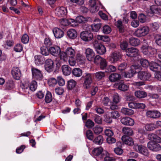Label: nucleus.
Listing matches in <instances>:
<instances>
[{
	"label": "nucleus",
	"instance_id": "f257e3e1",
	"mask_svg": "<svg viewBox=\"0 0 161 161\" xmlns=\"http://www.w3.org/2000/svg\"><path fill=\"white\" fill-rule=\"evenodd\" d=\"M81 78L84 80L83 86L85 88L88 89L90 88L92 82V74L86 73L83 75Z\"/></svg>",
	"mask_w": 161,
	"mask_h": 161
},
{
	"label": "nucleus",
	"instance_id": "f03ea898",
	"mask_svg": "<svg viewBox=\"0 0 161 161\" xmlns=\"http://www.w3.org/2000/svg\"><path fill=\"white\" fill-rule=\"evenodd\" d=\"M133 149L137 152L140 153L145 156H147L149 155V152L147 147L143 145L135 144Z\"/></svg>",
	"mask_w": 161,
	"mask_h": 161
},
{
	"label": "nucleus",
	"instance_id": "7ed1b4c3",
	"mask_svg": "<svg viewBox=\"0 0 161 161\" xmlns=\"http://www.w3.org/2000/svg\"><path fill=\"white\" fill-rule=\"evenodd\" d=\"M122 56L121 53L116 51L112 53L108 59L111 63H115L119 61Z\"/></svg>",
	"mask_w": 161,
	"mask_h": 161
},
{
	"label": "nucleus",
	"instance_id": "20e7f679",
	"mask_svg": "<svg viewBox=\"0 0 161 161\" xmlns=\"http://www.w3.org/2000/svg\"><path fill=\"white\" fill-rule=\"evenodd\" d=\"M98 41H94L93 42L94 48L96 49L97 53L100 55H103L106 52V49L105 46L100 43Z\"/></svg>",
	"mask_w": 161,
	"mask_h": 161
},
{
	"label": "nucleus",
	"instance_id": "39448f33",
	"mask_svg": "<svg viewBox=\"0 0 161 161\" xmlns=\"http://www.w3.org/2000/svg\"><path fill=\"white\" fill-rule=\"evenodd\" d=\"M60 24L63 26H66L70 25L72 27L77 26V24L75 22L74 19H62L60 20Z\"/></svg>",
	"mask_w": 161,
	"mask_h": 161
},
{
	"label": "nucleus",
	"instance_id": "423d86ee",
	"mask_svg": "<svg viewBox=\"0 0 161 161\" xmlns=\"http://www.w3.org/2000/svg\"><path fill=\"white\" fill-rule=\"evenodd\" d=\"M151 76V74L147 71H142L138 72V78L141 80L143 81L149 80Z\"/></svg>",
	"mask_w": 161,
	"mask_h": 161
},
{
	"label": "nucleus",
	"instance_id": "0eeeda50",
	"mask_svg": "<svg viewBox=\"0 0 161 161\" xmlns=\"http://www.w3.org/2000/svg\"><path fill=\"white\" fill-rule=\"evenodd\" d=\"M141 50L144 55L147 56L153 55L154 53V49L149 47L148 44L143 45L141 47Z\"/></svg>",
	"mask_w": 161,
	"mask_h": 161
},
{
	"label": "nucleus",
	"instance_id": "6e6552de",
	"mask_svg": "<svg viewBox=\"0 0 161 161\" xmlns=\"http://www.w3.org/2000/svg\"><path fill=\"white\" fill-rule=\"evenodd\" d=\"M125 52L126 55L130 57H135L139 55L138 50L133 47L127 48Z\"/></svg>",
	"mask_w": 161,
	"mask_h": 161
},
{
	"label": "nucleus",
	"instance_id": "1a4fd4ad",
	"mask_svg": "<svg viewBox=\"0 0 161 161\" xmlns=\"http://www.w3.org/2000/svg\"><path fill=\"white\" fill-rule=\"evenodd\" d=\"M80 36L82 40H92L93 37L92 33L87 31L82 32Z\"/></svg>",
	"mask_w": 161,
	"mask_h": 161
},
{
	"label": "nucleus",
	"instance_id": "9d476101",
	"mask_svg": "<svg viewBox=\"0 0 161 161\" xmlns=\"http://www.w3.org/2000/svg\"><path fill=\"white\" fill-rule=\"evenodd\" d=\"M31 71L33 77L37 80H41L43 77L42 71L35 68H32Z\"/></svg>",
	"mask_w": 161,
	"mask_h": 161
},
{
	"label": "nucleus",
	"instance_id": "9b49d317",
	"mask_svg": "<svg viewBox=\"0 0 161 161\" xmlns=\"http://www.w3.org/2000/svg\"><path fill=\"white\" fill-rule=\"evenodd\" d=\"M158 143L154 142H150L147 144L148 148L151 150L158 151L161 149L160 146Z\"/></svg>",
	"mask_w": 161,
	"mask_h": 161
},
{
	"label": "nucleus",
	"instance_id": "f8f14e48",
	"mask_svg": "<svg viewBox=\"0 0 161 161\" xmlns=\"http://www.w3.org/2000/svg\"><path fill=\"white\" fill-rule=\"evenodd\" d=\"M146 115L148 117L156 119L160 117L161 114L157 110H149L146 113Z\"/></svg>",
	"mask_w": 161,
	"mask_h": 161
},
{
	"label": "nucleus",
	"instance_id": "ddd939ff",
	"mask_svg": "<svg viewBox=\"0 0 161 161\" xmlns=\"http://www.w3.org/2000/svg\"><path fill=\"white\" fill-rule=\"evenodd\" d=\"M149 28L147 26H143L142 28L138 29L135 34L138 37L145 36L148 32Z\"/></svg>",
	"mask_w": 161,
	"mask_h": 161
},
{
	"label": "nucleus",
	"instance_id": "4468645a",
	"mask_svg": "<svg viewBox=\"0 0 161 161\" xmlns=\"http://www.w3.org/2000/svg\"><path fill=\"white\" fill-rule=\"evenodd\" d=\"M53 62L50 59H47L45 61V68L48 72H51L53 70Z\"/></svg>",
	"mask_w": 161,
	"mask_h": 161
},
{
	"label": "nucleus",
	"instance_id": "2eb2a0df",
	"mask_svg": "<svg viewBox=\"0 0 161 161\" xmlns=\"http://www.w3.org/2000/svg\"><path fill=\"white\" fill-rule=\"evenodd\" d=\"M120 122L124 125L132 126L134 124L133 119L129 117H124L121 119Z\"/></svg>",
	"mask_w": 161,
	"mask_h": 161
},
{
	"label": "nucleus",
	"instance_id": "dca6fc26",
	"mask_svg": "<svg viewBox=\"0 0 161 161\" xmlns=\"http://www.w3.org/2000/svg\"><path fill=\"white\" fill-rule=\"evenodd\" d=\"M94 22L95 23L91 26H90L89 27L92 28L93 31L97 32L100 29L101 26V24L100 22V19H95Z\"/></svg>",
	"mask_w": 161,
	"mask_h": 161
},
{
	"label": "nucleus",
	"instance_id": "f3484780",
	"mask_svg": "<svg viewBox=\"0 0 161 161\" xmlns=\"http://www.w3.org/2000/svg\"><path fill=\"white\" fill-rule=\"evenodd\" d=\"M11 74L14 78L19 80L21 76V73L20 69L18 67H14L11 71Z\"/></svg>",
	"mask_w": 161,
	"mask_h": 161
},
{
	"label": "nucleus",
	"instance_id": "a211bd4d",
	"mask_svg": "<svg viewBox=\"0 0 161 161\" xmlns=\"http://www.w3.org/2000/svg\"><path fill=\"white\" fill-rule=\"evenodd\" d=\"M66 13L67 10L63 7H58L55 11L56 14L59 17L63 16L66 14Z\"/></svg>",
	"mask_w": 161,
	"mask_h": 161
},
{
	"label": "nucleus",
	"instance_id": "6ab92c4d",
	"mask_svg": "<svg viewBox=\"0 0 161 161\" xmlns=\"http://www.w3.org/2000/svg\"><path fill=\"white\" fill-rule=\"evenodd\" d=\"M86 57L87 60L89 61L93 60L95 54L92 49L87 48L86 50Z\"/></svg>",
	"mask_w": 161,
	"mask_h": 161
},
{
	"label": "nucleus",
	"instance_id": "aec40b11",
	"mask_svg": "<svg viewBox=\"0 0 161 161\" xmlns=\"http://www.w3.org/2000/svg\"><path fill=\"white\" fill-rule=\"evenodd\" d=\"M50 53L53 55L57 56L58 55L60 52V48L58 46L52 47L49 48Z\"/></svg>",
	"mask_w": 161,
	"mask_h": 161
},
{
	"label": "nucleus",
	"instance_id": "412c9836",
	"mask_svg": "<svg viewBox=\"0 0 161 161\" xmlns=\"http://www.w3.org/2000/svg\"><path fill=\"white\" fill-rule=\"evenodd\" d=\"M122 140L123 142L125 144L129 146H132L134 144V142L132 138L126 135H124L122 136Z\"/></svg>",
	"mask_w": 161,
	"mask_h": 161
},
{
	"label": "nucleus",
	"instance_id": "4be33fe9",
	"mask_svg": "<svg viewBox=\"0 0 161 161\" xmlns=\"http://www.w3.org/2000/svg\"><path fill=\"white\" fill-rule=\"evenodd\" d=\"M53 32L55 38L58 39L64 36V32L58 28H55L53 30Z\"/></svg>",
	"mask_w": 161,
	"mask_h": 161
},
{
	"label": "nucleus",
	"instance_id": "5701e85b",
	"mask_svg": "<svg viewBox=\"0 0 161 161\" xmlns=\"http://www.w3.org/2000/svg\"><path fill=\"white\" fill-rule=\"evenodd\" d=\"M118 89L124 92L126 91L129 88V86L125 84L123 81H121L117 84Z\"/></svg>",
	"mask_w": 161,
	"mask_h": 161
},
{
	"label": "nucleus",
	"instance_id": "b1692460",
	"mask_svg": "<svg viewBox=\"0 0 161 161\" xmlns=\"http://www.w3.org/2000/svg\"><path fill=\"white\" fill-rule=\"evenodd\" d=\"M150 69L152 71L157 72L160 68V66L156 62H151L149 64Z\"/></svg>",
	"mask_w": 161,
	"mask_h": 161
},
{
	"label": "nucleus",
	"instance_id": "393cba45",
	"mask_svg": "<svg viewBox=\"0 0 161 161\" xmlns=\"http://www.w3.org/2000/svg\"><path fill=\"white\" fill-rule=\"evenodd\" d=\"M62 70L64 75L67 76L69 75L71 72V69L68 65H64L62 67Z\"/></svg>",
	"mask_w": 161,
	"mask_h": 161
},
{
	"label": "nucleus",
	"instance_id": "a878e982",
	"mask_svg": "<svg viewBox=\"0 0 161 161\" xmlns=\"http://www.w3.org/2000/svg\"><path fill=\"white\" fill-rule=\"evenodd\" d=\"M67 35L70 39H74L77 36V32L75 29H70L68 31Z\"/></svg>",
	"mask_w": 161,
	"mask_h": 161
},
{
	"label": "nucleus",
	"instance_id": "bb28decb",
	"mask_svg": "<svg viewBox=\"0 0 161 161\" xmlns=\"http://www.w3.org/2000/svg\"><path fill=\"white\" fill-rule=\"evenodd\" d=\"M104 151L101 147L94 148L92 151V154L95 156H100V158L103 157L102 153Z\"/></svg>",
	"mask_w": 161,
	"mask_h": 161
},
{
	"label": "nucleus",
	"instance_id": "cd10ccee",
	"mask_svg": "<svg viewBox=\"0 0 161 161\" xmlns=\"http://www.w3.org/2000/svg\"><path fill=\"white\" fill-rule=\"evenodd\" d=\"M134 94L136 97L139 98H144L147 96V93L143 91H136L135 92Z\"/></svg>",
	"mask_w": 161,
	"mask_h": 161
},
{
	"label": "nucleus",
	"instance_id": "c85d7f7f",
	"mask_svg": "<svg viewBox=\"0 0 161 161\" xmlns=\"http://www.w3.org/2000/svg\"><path fill=\"white\" fill-rule=\"evenodd\" d=\"M121 76L119 74L113 73L110 75L109 77V80L111 82H115L119 80Z\"/></svg>",
	"mask_w": 161,
	"mask_h": 161
},
{
	"label": "nucleus",
	"instance_id": "c756f323",
	"mask_svg": "<svg viewBox=\"0 0 161 161\" xmlns=\"http://www.w3.org/2000/svg\"><path fill=\"white\" fill-rule=\"evenodd\" d=\"M35 62L37 65H40L43 64L45 61L43 57L40 55H36L35 57Z\"/></svg>",
	"mask_w": 161,
	"mask_h": 161
},
{
	"label": "nucleus",
	"instance_id": "7c9ffc66",
	"mask_svg": "<svg viewBox=\"0 0 161 161\" xmlns=\"http://www.w3.org/2000/svg\"><path fill=\"white\" fill-rule=\"evenodd\" d=\"M157 135L154 134H150L148 135V137L150 140H153L154 142H161V138Z\"/></svg>",
	"mask_w": 161,
	"mask_h": 161
},
{
	"label": "nucleus",
	"instance_id": "2f4dec72",
	"mask_svg": "<svg viewBox=\"0 0 161 161\" xmlns=\"http://www.w3.org/2000/svg\"><path fill=\"white\" fill-rule=\"evenodd\" d=\"M14 81L12 80H9L7 81L5 85V89L11 90L14 87Z\"/></svg>",
	"mask_w": 161,
	"mask_h": 161
},
{
	"label": "nucleus",
	"instance_id": "473e14b6",
	"mask_svg": "<svg viewBox=\"0 0 161 161\" xmlns=\"http://www.w3.org/2000/svg\"><path fill=\"white\" fill-rule=\"evenodd\" d=\"M72 73L74 76L80 77L82 75V71L79 68H75L73 69Z\"/></svg>",
	"mask_w": 161,
	"mask_h": 161
},
{
	"label": "nucleus",
	"instance_id": "72a5a7b5",
	"mask_svg": "<svg viewBox=\"0 0 161 161\" xmlns=\"http://www.w3.org/2000/svg\"><path fill=\"white\" fill-rule=\"evenodd\" d=\"M150 13L152 14H160L161 12V10L158 6L153 5L150 7Z\"/></svg>",
	"mask_w": 161,
	"mask_h": 161
},
{
	"label": "nucleus",
	"instance_id": "f704fd0d",
	"mask_svg": "<svg viewBox=\"0 0 161 161\" xmlns=\"http://www.w3.org/2000/svg\"><path fill=\"white\" fill-rule=\"evenodd\" d=\"M76 85V82L74 80L71 79L68 81L67 86L68 90H72L75 87Z\"/></svg>",
	"mask_w": 161,
	"mask_h": 161
},
{
	"label": "nucleus",
	"instance_id": "c9c22d12",
	"mask_svg": "<svg viewBox=\"0 0 161 161\" xmlns=\"http://www.w3.org/2000/svg\"><path fill=\"white\" fill-rule=\"evenodd\" d=\"M121 112L124 114L128 115H132L134 113L133 110L125 108H123Z\"/></svg>",
	"mask_w": 161,
	"mask_h": 161
},
{
	"label": "nucleus",
	"instance_id": "e433bc0d",
	"mask_svg": "<svg viewBox=\"0 0 161 161\" xmlns=\"http://www.w3.org/2000/svg\"><path fill=\"white\" fill-rule=\"evenodd\" d=\"M103 157L104 158L105 161H115V159L109 157V154L106 151H104L103 153Z\"/></svg>",
	"mask_w": 161,
	"mask_h": 161
},
{
	"label": "nucleus",
	"instance_id": "4c0bfd02",
	"mask_svg": "<svg viewBox=\"0 0 161 161\" xmlns=\"http://www.w3.org/2000/svg\"><path fill=\"white\" fill-rule=\"evenodd\" d=\"M103 138L102 135H100L96 137L93 140V142L96 144L100 145L103 142Z\"/></svg>",
	"mask_w": 161,
	"mask_h": 161
},
{
	"label": "nucleus",
	"instance_id": "58836bf2",
	"mask_svg": "<svg viewBox=\"0 0 161 161\" xmlns=\"http://www.w3.org/2000/svg\"><path fill=\"white\" fill-rule=\"evenodd\" d=\"M66 52L68 56L70 58H74L75 55V52L71 47L68 48L66 50Z\"/></svg>",
	"mask_w": 161,
	"mask_h": 161
},
{
	"label": "nucleus",
	"instance_id": "ea45409f",
	"mask_svg": "<svg viewBox=\"0 0 161 161\" xmlns=\"http://www.w3.org/2000/svg\"><path fill=\"white\" fill-rule=\"evenodd\" d=\"M124 133L128 136H132L133 132L132 130L130 128L128 127H124L122 129Z\"/></svg>",
	"mask_w": 161,
	"mask_h": 161
},
{
	"label": "nucleus",
	"instance_id": "a19ab883",
	"mask_svg": "<svg viewBox=\"0 0 161 161\" xmlns=\"http://www.w3.org/2000/svg\"><path fill=\"white\" fill-rule=\"evenodd\" d=\"M52 99L51 93L49 91H47L45 98V102L47 103H49L52 101Z\"/></svg>",
	"mask_w": 161,
	"mask_h": 161
},
{
	"label": "nucleus",
	"instance_id": "79ce46f5",
	"mask_svg": "<svg viewBox=\"0 0 161 161\" xmlns=\"http://www.w3.org/2000/svg\"><path fill=\"white\" fill-rule=\"evenodd\" d=\"M135 74L134 71L130 69L129 71L125 72L124 76L125 78H130L133 77Z\"/></svg>",
	"mask_w": 161,
	"mask_h": 161
},
{
	"label": "nucleus",
	"instance_id": "37998d69",
	"mask_svg": "<svg viewBox=\"0 0 161 161\" xmlns=\"http://www.w3.org/2000/svg\"><path fill=\"white\" fill-rule=\"evenodd\" d=\"M130 69L134 71L135 73L136 74V73H138V71L141 70L142 68L139 65H137L136 64L133 65L131 66Z\"/></svg>",
	"mask_w": 161,
	"mask_h": 161
},
{
	"label": "nucleus",
	"instance_id": "c03bdc74",
	"mask_svg": "<svg viewBox=\"0 0 161 161\" xmlns=\"http://www.w3.org/2000/svg\"><path fill=\"white\" fill-rule=\"evenodd\" d=\"M75 20L76 24H77V23H85L86 21V19L82 16H80L77 17ZM77 25L78 24H77Z\"/></svg>",
	"mask_w": 161,
	"mask_h": 161
},
{
	"label": "nucleus",
	"instance_id": "a18cd8bd",
	"mask_svg": "<svg viewBox=\"0 0 161 161\" xmlns=\"http://www.w3.org/2000/svg\"><path fill=\"white\" fill-rule=\"evenodd\" d=\"M145 128L147 131L153 130L156 128V125L152 123L146 124Z\"/></svg>",
	"mask_w": 161,
	"mask_h": 161
},
{
	"label": "nucleus",
	"instance_id": "49530a36",
	"mask_svg": "<svg viewBox=\"0 0 161 161\" xmlns=\"http://www.w3.org/2000/svg\"><path fill=\"white\" fill-rule=\"evenodd\" d=\"M102 31L103 33L105 34H108L111 32V29L109 25H105L103 26Z\"/></svg>",
	"mask_w": 161,
	"mask_h": 161
},
{
	"label": "nucleus",
	"instance_id": "de8ad7c7",
	"mask_svg": "<svg viewBox=\"0 0 161 161\" xmlns=\"http://www.w3.org/2000/svg\"><path fill=\"white\" fill-rule=\"evenodd\" d=\"M108 65V62L106 59L103 58L100 63V68L101 69H104L106 68Z\"/></svg>",
	"mask_w": 161,
	"mask_h": 161
},
{
	"label": "nucleus",
	"instance_id": "09e8293b",
	"mask_svg": "<svg viewBox=\"0 0 161 161\" xmlns=\"http://www.w3.org/2000/svg\"><path fill=\"white\" fill-rule=\"evenodd\" d=\"M105 76V73L101 71L97 72L95 74L96 78L98 80L102 79Z\"/></svg>",
	"mask_w": 161,
	"mask_h": 161
},
{
	"label": "nucleus",
	"instance_id": "8fccbe9b",
	"mask_svg": "<svg viewBox=\"0 0 161 161\" xmlns=\"http://www.w3.org/2000/svg\"><path fill=\"white\" fill-rule=\"evenodd\" d=\"M76 61L80 64H82L84 62V58L80 54H77L76 56Z\"/></svg>",
	"mask_w": 161,
	"mask_h": 161
},
{
	"label": "nucleus",
	"instance_id": "3c124183",
	"mask_svg": "<svg viewBox=\"0 0 161 161\" xmlns=\"http://www.w3.org/2000/svg\"><path fill=\"white\" fill-rule=\"evenodd\" d=\"M85 125L88 128H91L94 126V123L91 119H88L85 122Z\"/></svg>",
	"mask_w": 161,
	"mask_h": 161
},
{
	"label": "nucleus",
	"instance_id": "603ef678",
	"mask_svg": "<svg viewBox=\"0 0 161 161\" xmlns=\"http://www.w3.org/2000/svg\"><path fill=\"white\" fill-rule=\"evenodd\" d=\"M59 54H60V58L61 60H63L64 61H66L68 59V56L66 52H60Z\"/></svg>",
	"mask_w": 161,
	"mask_h": 161
},
{
	"label": "nucleus",
	"instance_id": "864d4df0",
	"mask_svg": "<svg viewBox=\"0 0 161 161\" xmlns=\"http://www.w3.org/2000/svg\"><path fill=\"white\" fill-rule=\"evenodd\" d=\"M140 63L141 65L144 67L148 66L150 64L149 62L147 60L143 58H142L140 59Z\"/></svg>",
	"mask_w": 161,
	"mask_h": 161
},
{
	"label": "nucleus",
	"instance_id": "5fc2aeb1",
	"mask_svg": "<svg viewBox=\"0 0 161 161\" xmlns=\"http://www.w3.org/2000/svg\"><path fill=\"white\" fill-rule=\"evenodd\" d=\"M115 25L119 29V32H123L124 30L122 26V22L121 20H118L115 23Z\"/></svg>",
	"mask_w": 161,
	"mask_h": 161
},
{
	"label": "nucleus",
	"instance_id": "6e6d98bb",
	"mask_svg": "<svg viewBox=\"0 0 161 161\" xmlns=\"http://www.w3.org/2000/svg\"><path fill=\"white\" fill-rule=\"evenodd\" d=\"M37 87V83L35 81H33L30 84L29 88L32 91H35Z\"/></svg>",
	"mask_w": 161,
	"mask_h": 161
},
{
	"label": "nucleus",
	"instance_id": "4d7b16f0",
	"mask_svg": "<svg viewBox=\"0 0 161 161\" xmlns=\"http://www.w3.org/2000/svg\"><path fill=\"white\" fill-rule=\"evenodd\" d=\"M86 135L87 138L90 140H92L93 139V135L92 131L90 130H88L86 133Z\"/></svg>",
	"mask_w": 161,
	"mask_h": 161
},
{
	"label": "nucleus",
	"instance_id": "13d9d810",
	"mask_svg": "<svg viewBox=\"0 0 161 161\" xmlns=\"http://www.w3.org/2000/svg\"><path fill=\"white\" fill-rule=\"evenodd\" d=\"M111 116L113 118L117 119L119 117L120 114L118 111L114 110L111 112Z\"/></svg>",
	"mask_w": 161,
	"mask_h": 161
},
{
	"label": "nucleus",
	"instance_id": "bf43d9fd",
	"mask_svg": "<svg viewBox=\"0 0 161 161\" xmlns=\"http://www.w3.org/2000/svg\"><path fill=\"white\" fill-rule=\"evenodd\" d=\"M93 130L95 134H97L102 132L103 128L100 126H96L93 128Z\"/></svg>",
	"mask_w": 161,
	"mask_h": 161
},
{
	"label": "nucleus",
	"instance_id": "052dcab7",
	"mask_svg": "<svg viewBox=\"0 0 161 161\" xmlns=\"http://www.w3.org/2000/svg\"><path fill=\"white\" fill-rule=\"evenodd\" d=\"M103 58L101 57L99 55H97L94 58V63L97 64H99V63L101 62V61L102 60Z\"/></svg>",
	"mask_w": 161,
	"mask_h": 161
},
{
	"label": "nucleus",
	"instance_id": "680f3d73",
	"mask_svg": "<svg viewBox=\"0 0 161 161\" xmlns=\"http://www.w3.org/2000/svg\"><path fill=\"white\" fill-rule=\"evenodd\" d=\"M41 53L42 54L45 56L48 55L50 52L48 48L44 47H41Z\"/></svg>",
	"mask_w": 161,
	"mask_h": 161
},
{
	"label": "nucleus",
	"instance_id": "e2e57ef3",
	"mask_svg": "<svg viewBox=\"0 0 161 161\" xmlns=\"http://www.w3.org/2000/svg\"><path fill=\"white\" fill-rule=\"evenodd\" d=\"M57 83V80L54 78H51L48 81V84L50 86H53Z\"/></svg>",
	"mask_w": 161,
	"mask_h": 161
},
{
	"label": "nucleus",
	"instance_id": "0e129e2a",
	"mask_svg": "<svg viewBox=\"0 0 161 161\" xmlns=\"http://www.w3.org/2000/svg\"><path fill=\"white\" fill-rule=\"evenodd\" d=\"M57 81L59 85L60 86H62L65 84V81L61 76H58L57 77Z\"/></svg>",
	"mask_w": 161,
	"mask_h": 161
},
{
	"label": "nucleus",
	"instance_id": "69168bd1",
	"mask_svg": "<svg viewBox=\"0 0 161 161\" xmlns=\"http://www.w3.org/2000/svg\"><path fill=\"white\" fill-rule=\"evenodd\" d=\"M150 27L153 31H155L159 28V25L157 22H154L151 24Z\"/></svg>",
	"mask_w": 161,
	"mask_h": 161
},
{
	"label": "nucleus",
	"instance_id": "338daca9",
	"mask_svg": "<svg viewBox=\"0 0 161 161\" xmlns=\"http://www.w3.org/2000/svg\"><path fill=\"white\" fill-rule=\"evenodd\" d=\"M104 121L107 123L110 124L112 122V118L109 116L107 114L104 115Z\"/></svg>",
	"mask_w": 161,
	"mask_h": 161
},
{
	"label": "nucleus",
	"instance_id": "774afa93",
	"mask_svg": "<svg viewBox=\"0 0 161 161\" xmlns=\"http://www.w3.org/2000/svg\"><path fill=\"white\" fill-rule=\"evenodd\" d=\"M94 121L98 124H101L102 123V118L100 116L96 115L94 117Z\"/></svg>",
	"mask_w": 161,
	"mask_h": 161
}]
</instances>
